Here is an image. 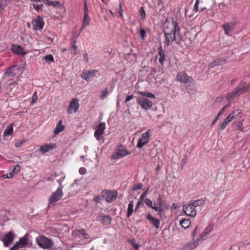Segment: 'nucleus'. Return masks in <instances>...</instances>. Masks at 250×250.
<instances>
[{
    "mask_svg": "<svg viewBox=\"0 0 250 250\" xmlns=\"http://www.w3.org/2000/svg\"><path fill=\"white\" fill-rule=\"evenodd\" d=\"M147 194V190L145 191L143 194H142L140 196V198L139 199L141 200H144V197L146 196V195Z\"/></svg>",
    "mask_w": 250,
    "mask_h": 250,
    "instance_id": "obj_60",
    "label": "nucleus"
},
{
    "mask_svg": "<svg viewBox=\"0 0 250 250\" xmlns=\"http://www.w3.org/2000/svg\"><path fill=\"white\" fill-rule=\"evenodd\" d=\"M72 235L76 239H80L82 240H87L90 238L89 234L83 229L73 230Z\"/></svg>",
    "mask_w": 250,
    "mask_h": 250,
    "instance_id": "obj_8",
    "label": "nucleus"
},
{
    "mask_svg": "<svg viewBox=\"0 0 250 250\" xmlns=\"http://www.w3.org/2000/svg\"><path fill=\"white\" fill-rule=\"evenodd\" d=\"M59 4V2L58 1L55 0L54 1L50 2V3H49V5H52L53 6H56Z\"/></svg>",
    "mask_w": 250,
    "mask_h": 250,
    "instance_id": "obj_58",
    "label": "nucleus"
},
{
    "mask_svg": "<svg viewBox=\"0 0 250 250\" xmlns=\"http://www.w3.org/2000/svg\"><path fill=\"white\" fill-rule=\"evenodd\" d=\"M230 117L228 116L226 119H225L224 121V122H226L227 124H228L231 121H232Z\"/></svg>",
    "mask_w": 250,
    "mask_h": 250,
    "instance_id": "obj_63",
    "label": "nucleus"
},
{
    "mask_svg": "<svg viewBox=\"0 0 250 250\" xmlns=\"http://www.w3.org/2000/svg\"><path fill=\"white\" fill-rule=\"evenodd\" d=\"M176 80L181 83H194L193 78L191 77L188 76L184 71H180L178 72L176 77Z\"/></svg>",
    "mask_w": 250,
    "mask_h": 250,
    "instance_id": "obj_7",
    "label": "nucleus"
},
{
    "mask_svg": "<svg viewBox=\"0 0 250 250\" xmlns=\"http://www.w3.org/2000/svg\"><path fill=\"white\" fill-rule=\"evenodd\" d=\"M63 193L62 187H59L57 190L52 193L49 198V205L53 204L59 201L63 196Z\"/></svg>",
    "mask_w": 250,
    "mask_h": 250,
    "instance_id": "obj_6",
    "label": "nucleus"
},
{
    "mask_svg": "<svg viewBox=\"0 0 250 250\" xmlns=\"http://www.w3.org/2000/svg\"><path fill=\"white\" fill-rule=\"evenodd\" d=\"M105 129V124L101 122L97 126V128L94 132V137L97 140H101L102 139V135L104 134Z\"/></svg>",
    "mask_w": 250,
    "mask_h": 250,
    "instance_id": "obj_15",
    "label": "nucleus"
},
{
    "mask_svg": "<svg viewBox=\"0 0 250 250\" xmlns=\"http://www.w3.org/2000/svg\"><path fill=\"white\" fill-rule=\"evenodd\" d=\"M28 242L27 235L20 238L15 245L10 249V250H17L19 248H22L26 246Z\"/></svg>",
    "mask_w": 250,
    "mask_h": 250,
    "instance_id": "obj_12",
    "label": "nucleus"
},
{
    "mask_svg": "<svg viewBox=\"0 0 250 250\" xmlns=\"http://www.w3.org/2000/svg\"><path fill=\"white\" fill-rule=\"evenodd\" d=\"M122 3L120 2L119 3V7L118 13H119V14L120 15V18H123V13L124 10H123V9L122 8Z\"/></svg>",
    "mask_w": 250,
    "mask_h": 250,
    "instance_id": "obj_46",
    "label": "nucleus"
},
{
    "mask_svg": "<svg viewBox=\"0 0 250 250\" xmlns=\"http://www.w3.org/2000/svg\"><path fill=\"white\" fill-rule=\"evenodd\" d=\"M151 131L150 129H148L146 132L143 133L141 137L139 139L137 146L138 148H142L143 146L147 143L149 140L150 135Z\"/></svg>",
    "mask_w": 250,
    "mask_h": 250,
    "instance_id": "obj_9",
    "label": "nucleus"
},
{
    "mask_svg": "<svg viewBox=\"0 0 250 250\" xmlns=\"http://www.w3.org/2000/svg\"><path fill=\"white\" fill-rule=\"evenodd\" d=\"M222 28L224 30L225 33L227 36L229 35V32L233 29L234 25L232 23H227L224 24L222 26Z\"/></svg>",
    "mask_w": 250,
    "mask_h": 250,
    "instance_id": "obj_23",
    "label": "nucleus"
},
{
    "mask_svg": "<svg viewBox=\"0 0 250 250\" xmlns=\"http://www.w3.org/2000/svg\"><path fill=\"white\" fill-rule=\"evenodd\" d=\"M241 113V110L239 109H236L234 110L232 113L229 115V117L231 118V120H234L236 117H237Z\"/></svg>",
    "mask_w": 250,
    "mask_h": 250,
    "instance_id": "obj_34",
    "label": "nucleus"
},
{
    "mask_svg": "<svg viewBox=\"0 0 250 250\" xmlns=\"http://www.w3.org/2000/svg\"><path fill=\"white\" fill-rule=\"evenodd\" d=\"M165 45L167 46L172 44L175 41L177 44L181 45L182 36L178 23L172 21H167L164 26Z\"/></svg>",
    "mask_w": 250,
    "mask_h": 250,
    "instance_id": "obj_1",
    "label": "nucleus"
},
{
    "mask_svg": "<svg viewBox=\"0 0 250 250\" xmlns=\"http://www.w3.org/2000/svg\"><path fill=\"white\" fill-rule=\"evenodd\" d=\"M214 227L213 224H209L205 229L204 232L201 234V239H204L207 235H208L212 231Z\"/></svg>",
    "mask_w": 250,
    "mask_h": 250,
    "instance_id": "obj_25",
    "label": "nucleus"
},
{
    "mask_svg": "<svg viewBox=\"0 0 250 250\" xmlns=\"http://www.w3.org/2000/svg\"><path fill=\"white\" fill-rule=\"evenodd\" d=\"M83 16H88V10L87 6L86 0H85L84 3V13Z\"/></svg>",
    "mask_w": 250,
    "mask_h": 250,
    "instance_id": "obj_47",
    "label": "nucleus"
},
{
    "mask_svg": "<svg viewBox=\"0 0 250 250\" xmlns=\"http://www.w3.org/2000/svg\"><path fill=\"white\" fill-rule=\"evenodd\" d=\"M195 208L193 205L189 203L187 205H184L183 207V209L184 212L188 216L190 217H195L196 215V211L195 210Z\"/></svg>",
    "mask_w": 250,
    "mask_h": 250,
    "instance_id": "obj_14",
    "label": "nucleus"
},
{
    "mask_svg": "<svg viewBox=\"0 0 250 250\" xmlns=\"http://www.w3.org/2000/svg\"><path fill=\"white\" fill-rule=\"evenodd\" d=\"M139 15L142 21L146 19V12L143 7H141L139 11Z\"/></svg>",
    "mask_w": 250,
    "mask_h": 250,
    "instance_id": "obj_39",
    "label": "nucleus"
},
{
    "mask_svg": "<svg viewBox=\"0 0 250 250\" xmlns=\"http://www.w3.org/2000/svg\"><path fill=\"white\" fill-rule=\"evenodd\" d=\"M42 60H45L46 62L48 63L54 62V59L52 54H49L45 56L42 58Z\"/></svg>",
    "mask_w": 250,
    "mask_h": 250,
    "instance_id": "obj_35",
    "label": "nucleus"
},
{
    "mask_svg": "<svg viewBox=\"0 0 250 250\" xmlns=\"http://www.w3.org/2000/svg\"><path fill=\"white\" fill-rule=\"evenodd\" d=\"M223 97L222 96H219L215 99V102L217 103H221L223 101Z\"/></svg>",
    "mask_w": 250,
    "mask_h": 250,
    "instance_id": "obj_62",
    "label": "nucleus"
},
{
    "mask_svg": "<svg viewBox=\"0 0 250 250\" xmlns=\"http://www.w3.org/2000/svg\"><path fill=\"white\" fill-rule=\"evenodd\" d=\"M199 2V0H196V1L195 2V3L194 4V7L193 8V11L194 12V13H196L197 12H198L199 11H203V8H201L200 10L199 9V8H198Z\"/></svg>",
    "mask_w": 250,
    "mask_h": 250,
    "instance_id": "obj_43",
    "label": "nucleus"
},
{
    "mask_svg": "<svg viewBox=\"0 0 250 250\" xmlns=\"http://www.w3.org/2000/svg\"><path fill=\"white\" fill-rule=\"evenodd\" d=\"M77 42L75 40L71 42V48H72V51L71 53L72 54H73L74 55L77 54V46L76 45Z\"/></svg>",
    "mask_w": 250,
    "mask_h": 250,
    "instance_id": "obj_36",
    "label": "nucleus"
},
{
    "mask_svg": "<svg viewBox=\"0 0 250 250\" xmlns=\"http://www.w3.org/2000/svg\"><path fill=\"white\" fill-rule=\"evenodd\" d=\"M9 3V0H0V10H3Z\"/></svg>",
    "mask_w": 250,
    "mask_h": 250,
    "instance_id": "obj_37",
    "label": "nucleus"
},
{
    "mask_svg": "<svg viewBox=\"0 0 250 250\" xmlns=\"http://www.w3.org/2000/svg\"><path fill=\"white\" fill-rule=\"evenodd\" d=\"M19 72V68L17 66H13L6 71L5 75L7 77H12L16 76Z\"/></svg>",
    "mask_w": 250,
    "mask_h": 250,
    "instance_id": "obj_20",
    "label": "nucleus"
},
{
    "mask_svg": "<svg viewBox=\"0 0 250 250\" xmlns=\"http://www.w3.org/2000/svg\"><path fill=\"white\" fill-rule=\"evenodd\" d=\"M227 125H228V124H226V122H223L221 125V129L224 130L226 128V127L227 126Z\"/></svg>",
    "mask_w": 250,
    "mask_h": 250,
    "instance_id": "obj_64",
    "label": "nucleus"
},
{
    "mask_svg": "<svg viewBox=\"0 0 250 250\" xmlns=\"http://www.w3.org/2000/svg\"><path fill=\"white\" fill-rule=\"evenodd\" d=\"M83 60L85 62H88V55L86 52H85L83 54Z\"/></svg>",
    "mask_w": 250,
    "mask_h": 250,
    "instance_id": "obj_56",
    "label": "nucleus"
},
{
    "mask_svg": "<svg viewBox=\"0 0 250 250\" xmlns=\"http://www.w3.org/2000/svg\"><path fill=\"white\" fill-rule=\"evenodd\" d=\"M158 203H159V207H157V206H152L151 207V208H152L153 209H154L155 211L158 212L160 214H161L162 212L163 211V209H162V208L160 207L161 203L162 202V200H161V198L160 197L158 199Z\"/></svg>",
    "mask_w": 250,
    "mask_h": 250,
    "instance_id": "obj_33",
    "label": "nucleus"
},
{
    "mask_svg": "<svg viewBox=\"0 0 250 250\" xmlns=\"http://www.w3.org/2000/svg\"><path fill=\"white\" fill-rule=\"evenodd\" d=\"M43 6V4H33V8L37 11L41 10Z\"/></svg>",
    "mask_w": 250,
    "mask_h": 250,
    "instance_id": "obj_53",
    "label": "nucleus"
},
{
    "mask_svg": "<svg viewBox=\"0 0 250 250\" xmlns=\"http://www.w3.org/2000/svg\"><path fill=\"white\" fill-rule=\"evenodd\" d=\"M141 95L143 96H145L148 98H155V95L153 93L149 92H139Z\"/></svg>",
    "mask_w": 250,
    "mask_h": 250,
    "instance_id": "obj_42",
    "label": "nucleus"
},
{
    "mask_svg": "<svg viewBox=\"0 0 250 250\" xmlns=\"http://www.w3.org/2000/svg\"><path fill=\"white\" fill-rule=\"evenodd\" d=\"M98 70L96 69L91 70L83 69L81 77L82 79L88 81L90 79L94 78Z\"/></svg>",
    "mask_w": 250,
    "mask_h": 250,
    "instance_id": "obj_13",
    "label": "nucleus"
},
{
    "mask_svg": "<svg viewBox=\"0 0 250 250\" xmlns=\"http://www.w3.org/2000/svg\"><path fill=\"white\" fill-rule=\"evenodd\" d=\"M90 18L89 16H83V24L81 27V30L84 29L86 26H87L90 22Z\"/></svg>",
    "mask_w": 250,
    "mask_h": 250,
    "instance_id": "obj_31",
    "label": "nucleus"
},
{
    "mask_svg": "<svg viewBox=\"0 0 250 250\" xmlns=\"http://www.w3.org/2000/svg\"><path fill=\"white\" fill-rule=\"evenodd\" d=\"M133 98V96L132 95H128L126 97L125 103H126L127 102L132 100Z\"/></svg>",
    "mask_w": 250,
    "mask_h": 250,
    "instance_id": "obj_59",
    "label": "nucleus"
},
{
    "mask_svg": "<svg viewBox=\"0 0 250 250\" xmlns=\"http://www.w3.org/2000/svg\"><path fill=\"white\" fill-rule=\"evenodd\" d=\"M32 25L34 30H42L44 25V22L42 18L41 17H38L37 19H34L32 21Z\"/></svg>",
    "mask_w": 250,
    "mask_h": 250,
    "instance_id": "obj_17",
    "label": "nucleus"
},
{
    "mask_svg": "<svg viewBox=\"0 0 250 250\" xmlns=\"http://www.w3.org/2000/svg\"><path fill=\"white\" fill-rule=\"evenodd\" d=\"M137 103L143 108L146 110L151 108L153 105L151 101L145 97L138 98Z\"/></svg>",
    "mask_w": 250,
    "mask_h": 250,
    "instance_id": "obj_10",
    "label": "nucleus"
},
{
    "mask_svg": "<svg viewBox=\"0 0 250 250\" xmlns=\"http://www.w3.org/2000/svg\"><path fill=\"white\" fill-rule=\"evenodd\" d=\"M20 166L19 165H16L15 166L11 172L14 175H15L16 174L20 171Z\"/></svg>",
    "mask_w": 250,
    "mask_h": 250,
    "instance_id": "obj_44",
    "label": "nucleus"
},
{
    "mask_svg": "<svg viewBox=\"0 0 250 250\" xmlns=\"http://www.w3.org/2000/svg\"><path fill=\"white\" fill-rule=\"evenodd\" d=\"M249 90H250V85L242 81L231 92L227 94L226 99L228 101L232 100Z\"/></svg>",
    "mask_w": 250,
    "mask_h": 250,
    "instance_id": "obj_2",
    "label": "nucleus"
},
{
    "mask_svg": "<svg viewBox=\"0 0 250 250\" xmlns=\"http://www.w3.org/2000/svg\"><path fill=\"white\" fill-rule=\"evenodd\" d=\"M189 202L194 208L199 207L203 205L204 203V201L203 199H198L195 201L191 200Z\"/></svg>",
    "mask_w": 250,
    "mask_h": 250,
    "instance_id": "obj_32",
    "label": "nucleus"
},
{
    "mask_svg": "<svg viewBox=\"0 0 250 250\" xmlns=\"http://www.w3.org/2000/svg\"><path fill=\"white\" fill-rule=\"evenodd\" d=\"M196 247V245H195V243L194 242L189 243L186 246H184V250H191L194 248Z\"/></svg>",
    "mask_w": 250,
    "mask_h": 250,
    "instance_id": "obj_41",
    "label": "nucleus"
},
{
    "mask_svg": "<svg viewBox=\"0 0 250 250\" xmlns=\"http://www.w3.org/2000/svg\"><path fill=\"white\" fill-rule=\"evenodd\" d=\"M191 225V221L188 219H182L180 221V225L184 229L188 228Z\"/></svg>",
    "mask_w": 250,
    "mask_h": 250,
    "instance_id": "obj_28",
    "label": "nucleus"
},
{
    "mask_svg": "<svg viewBox=\"0 0 250 250\" xmlns=\"http://www.w3.org/2000/svg\"><path fill=\"white\" fill-rule=\"evenodd\" d=\"M79 172L81 175H84L86 173V170L84 167H82L79 169Z\"/></svg>",
    "mask_w": 250,
    "mask_h": 250,
    "instance_id": "obj_55",
    "label": "nucleus"
},
{
    "mask_svg": "<svg viewBox=\"0 0 250 250\" xmlns=\"http://www.w3.org/2000/svg\"><path fill=\"white\" fill-rule=\"evenodd\" d=\"M141 38L144 40L146 36V32L145 29H141L139 33Z\"/></svg>",
    "mask_w": 250,
    "mask_h": 250,
    "instance_id": "obj_45",
    "label": "nucleus"
},
{
    "mask_svg": "<svg viewBox=\"0 0 250 250\" xmlns=\"http://www.w3.org/2000/svg\"><path fill=\"white\" fill-rule=\"evenodd\" d=\"M9 3V0H0V10H3Z\"/></svg>",
    "mask_w": 250,
    "mask_h": 250,
    "instance_id": "obj_38",
    "label": "nucleus"
},
{
    "mask_svg": "<svg viewBox=\"0 0 250 250\" xmlns=\"http://www.w3.org/2000/svg\"><path fill=\"white\" fill-rule=\"evenodd\" d=\"M11 50L15 54L18 55H24L26 52L24 51L23 48L19 45H12L11 46Z\"/></svg>",
    "mask_w": 250,
    "mask_h": 250,
    "instance_id": "obj_22",
    "label": "nucleus"
},
{
    "mask_svg": "<svg viewBox=\"0 0 250 250\" xmlns=\"http://www.w3.org/2000/svg\"><path fill=\"white\" fill-rule=\"evenodd\" d=\"M36 239L38 245L43 249H48L51 248L53 244L51 239L43 236H39Z\"/></svg>",
    "mask_w": 250,
    "mask_h": 250,
    "instance_id": "obj_3",
    "label": "nucleus"
},
{
    "mask_svg": "<svg viewBox=\"0 0 250 250\" xmlns=\"http://www.w3.org/2000/svg\"><path fill=\"white\" fill-rule=\"evenodd\" d=\"M147 220H148L149 222L154 226L156 229H159L160 225V221L159 219L154 218L150 213H148L146 216Z\"/></svg>",
    "mask_w": 250,
    "mask_h": 250,
    "instance_id": "obj_19",
    "label": "nucleus"
},
{
    "mask_svg": "<svg viewBox=\"0 0 250 250\" xmlns=\"http://www.w3.org/2000/svg\"><path fill=\"white\" fill-rule=\"evenodd\" d=\"M64 126L62 125V121L60 120L56 125V126L54 130V134L57 135L62 132L64 129Z\"/></svg>",
    "mask_w": 250,
    "mask_h": 250,
    "instance_id": "obj_27",
    "label": "nucleus"
},
{
    "mask_svg": "<svg viewBox=\"0 0 250 250\" xmlns=\"http://www.w3.org/2000/svg\"><path fill=\"white\" fill-rule=\"evenodd\" d=\"M143 185L142 184H141V183L135 185L134 187H133L132 189L133 190H137L141 189L143 188Z\"/></svg>",
    "mask_w": 250,
    "mask_h": 250,
    "instance_id": "obj_50",
    "label": "nucleus"
},
{
    "mask_svg": "<svg viewBox=\"0 0 250 250\" xmlns=\"http://www.w3.org/2000/svg\"><path fill=\"white\" fill-rule=\"evenodd\" d=\"M38 100V95L37 94V92H35L33 95L32 98V104L35 103Z\"/></svg>",
    "mask_w": 250,
    "mask_h": 250,
    "instance_id": "obj_51",
    "label": "nucleus"
},
{
    "mask_svg": "<svg viewBox=\"0 0 250 250\" xmlns=\"http://www.w3.org/2000/svg\"><path fill=\"white\" fill-rule=\"evenodd\" d=\"M143 202V200H141L140 199L139 200V201H138V202L137 203L136 206L135 207V210H137V209H138L139 208L140 206L142 204Z\"/></svg>",
    "mask_w": 250,
    "mask_h": 250,
    "instance_id": "obj_54",
    "label": "nucleus"
},
{
    "mask_svg": "<svg viewBox=\"0 0 250 250\" xmlns=\"http://www.w3.org/2000/svg\"><path fill=\"white\" fill-rule=\"evenodd\" d=\"M133 206H134V202L133 201H131L129 202L127 208V212L126 214V217L129 218L133 212Z\"/></svg>",
    "mask_w": 250,
    "mask_h": 250,
    "instance_id": "obj_29",
    "label": "nucleus"
},
{
    "mask_svg": "<svg viewBox=\"0 0 250 250\" xmlns=\"http://www.w3.org/2000/svg\"><path fill=\"white\" fill-rule=\"evenodd\" d=\"M23 140H21L20 142H17L15 143V146L17 147H19L23 144Z\"/></svg>",
    "mask_w": 250,
    "mask_h": 250,
    "instance_id": "obj_57",
    "label": "nucleus"
},
{
    "mask_svg": "<svg viewBox=\"0 0 250 250\" xmlns=\"http://www.w3.org/2000/svg\"><path fill=\"white\" fill-rule=\"evenodd\" d=\"M101 200V197L99 196H97L94 197L93 201L96 203H98Z\"/></svg>",
    "mask_w": 250,
    "mask_h": 250,
    "instance_id": "obj_61",
    "label": "nucleus"
},
{
    "mask_svg": "<svg viewBox=\"0 0 250 250\" xmlns=\"http://www.w3.org/2000/svg\"><path fill=\"white\" fill-rule=\"evenodd\" d=\"M130 153V152L128 151L125 146L120 145L117 146L116 151L112 155L111 159L113 160L120 159Z\"/></svg>",
    "mask_w": 250,
    "mask_h": 250,
    "instance_id": "obj_4",
    "label": "nucleus"
},
{
    "mask_svg": "<svg viewBox=\"0 0 250 250\" xmlns=\"http://www.w3.org/2000/svg\"><path fill=\"white\" fill-rule=\"evenodd\" d=\"M118 193L114 190H103L101 192V197L107 202H111L117 197Z\"/></svg>",
    "mask_w": 250,
    "mask_h": 250,
    "instance_id": "obj_5",
    "label": "nucleus"
},
{
    "mask_svg": "<svg viewBox=\"0 0 250 250\" xmlns=\"http://www.w3.org/2000/svg\"><path fill=\"white\" fill-rule=\"evenodd\" d=\"M227 62V59L225 58H217L208 64V67L210 68H213L217 66H219L225 64Z\"/></svg>",
    "mask_w": 250,
    "mask_h": 250,
    "instance_id": "obj_18",
    "label": "nucleus"
},
{
    "mask_svg": "<svg viewBox=\"0 0 250 250\" xmlns=\"http://www.w3.org/2000/svg\"><path fill=\"white\" fill-rule=\"evenodd\" d=\"M13 133V124H11L8 125L3 133L4 136H8L11 135Z\"/></svg>",
    "mask_w": 250,
    "mask_h": 250,
    "instance_id": "obj_30",
    "label": "nucleus"
},
{
    "mask_svg": "<svg viewBox=\"0 0 250 250\" xmlns=\"http://www.w3.org/2000/svg\"><path fill=\"white\" fill-rule=\"evenodd\" d=\"M158 55L159 56V62L162 65H163L164 62L165 60V51L163 50L162 46H160L158 48Z\"/></svg>",
    "mask_w": 250,
    "mask_h": 250,
    "instance_id": "obj_26",
    "label": "nucleus"
},
{
    "mask_svg": "<svg viewBox=\"0 0 250 250\" xmlns=\"http://www.w3.org/2000/svg\"><path fill=\"white\" fill-rule=\"evenodd\" d=\"M144 202L145 203V204L149 207L151 208L152 206V202L151 201L147 198V199H146L145 200H144Z\"/></svg>",
    "mask_w": 250,
    "mask_h": 250,
    "instance_id": "obj_52",
    "label": "nucleus"
},
{
    "mask_svg": "<svg viewBox=\"0 0 250 250\" xmlns=\"http://www.w3.org/2000/svg\"><path fill=\"white\" fill-rule=\"evenodd\" d=\"M56 146L55 144H54L53 145L45 144L40 146L39 151L42 154H44L45 153L48 152L50 150L56 148Z\"/></svg>",
    "mask_w": 250,
    "mask_h": 250,
    "instance_id": "obj_21",
    "label": "nucleus"
},
{
    "mask_svg": "<svg viewBox=\"0 0 250 250\" xmlns=\"http://www.w3.org/2000/svg\"><path fill=\"white\" fill-rule=\"evenodd\" d=\"M65 178V176L63 175V174H62V176L61 177V178L58 179L57 181V182L59 184V187H62V189L63 188V186H62V182L63 181V180H64V179Z\"/></svg>",
    "mask_w": 250,
    "mask_h": 250,
    "instance_id": "obj_49",
    "label": "nucleus"
},
{
    "mask_svg": "<svg viewBox=\"0 0 250 250\" xmlns=\"http://www.w3.org/2000/svg\"><path fill=\"white\" fill-rule=\"evenodd\" d=\"M100 217L101 218L100 220L101 221L102 224L104 225L107 226L111 224V221H112V218L109 216L106 215H101L100 216Z\"/></svg>",
    "mask_w": 250,
    "mask_h": 250,
    "instance_id": "obj_24",
    "label": "nucleus"
},
{
    "mask_svg": "<svg viewBox=\"0 0 250 250\" xmlns=\"http://www.w3.org/2000/svg\"><path fill=\"white\" fill-rule=\"evenodd\" d=\"M15 238V234L12 231L6 233L3 239V245L5 247L9 246L13 241Z\"/></svg>",
    "mask_w": 250,
    "mask_h": 250,
    "instance_id": "obj_16",
    "label": "nucleus"
},
{
    "mask_svg": "<svg viewBox=\"0 0 250 250\" xmlns=\"http://www.w3.org/2000/svg\"><path fill=\"white\" fill-rule=\"evenodd\" d=\"M108 95V88H105L104 90H102L101 91V95L100 96L101 99H102V100L105 99Z\"/></svg>",
    "mask_w": 250,
    "mask_h": 250,
    "instance_id": "obj_40",
    "label": "nucleus"
},
{
    "mask_svg": "<svg viewBox=\"0 0 250 250\" xmlns=\"http://www.w3.org/2000/svg\"><path fill=\"white\" fill-rule=\"evenodd\" d=\"M79 100L77 99H73L71 102L67 109L68 114H71L74 112L76 113L78 111L79 108Z\"/></svg>",
    "mask_w": 250,
    "mask_h": 250,
    "instance_id": "obj_11",
    "label": "nucleus"
},
{
    "mask_svg": "<svg viewBox=\"0 0 250 250\" xmlns=\"http://www.w3.org/2000/svg\"><path fill=\"white\" fill-rule=\"evenodd\" d=\"M128 242L133 246L134 248L137 250L139 248V245L135 242V240L134 239L129 240Z\"/></svg>",
    "mask_w": 250,
    "mask_h": 250,
    "instance_id": "obj_48",
    "label": "nucleus"
}]
</instances>
